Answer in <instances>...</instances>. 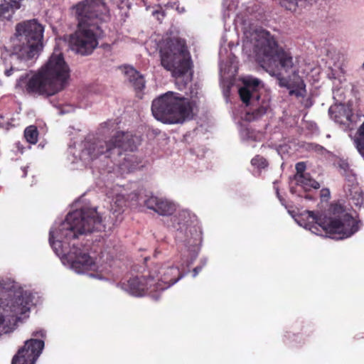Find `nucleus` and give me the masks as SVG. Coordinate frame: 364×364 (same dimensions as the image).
<instances>
[{"label": "nucleus", "mask_w": 364, "mask_h": 364, "mask_svg": "<svg viewBox=\"0 0 364 364\" xmlns=\"http://www.w3.org/2000/svg\"><path fill=\"white\" fill-rule=\"evenodd\" d=\"M32 336L33 338L26 341L23 346L18 349L12 358L11 364H35L45 346L43 338L46 337V331H33Z\"/></svg>", "instance_id": "nucleus-12"}, {"label": "nucleus", "mask_w": 364, "mask_h": 364, "mask_svg": "<svg viewBox=\"0 0 364 364\" xmlns=\"http://www.w3.org/2000/svg\"><path fill=\"white\" fill-rule=\"evenodd\" d=\"M296 185L300 186L304 190L305 192L311 191V188L318 189L320 184L316 180L313 179L310 175H306L304 178L296 181Z\"/></svg>", "instance_id": "nucleus-19"}, {"label": "nucleus", "mask_w": 364, "mask_h": 364, "mask_svg": "<svg viewBox=\"0 0 364 364\" xmlns=\"http://www.w3.org/2000/svg\"><path fill=\"white\" fill-rule=\"evenodd\" d=\"M144 204L149 209L153 210L158 214L164 216L171 215L176 210L174 203L166 198L156 196L149 197L145 200Z\"/></svg>", "instance_id": "nucleus-15"}, {"label": "nucleus", "mask_w": 364, "mask_h": 364, "mask_svg": "<svg viewBox=\"0 0 364 364\" xmlns=\"http://www.w3.org/2000/svg\"><path fill=\"white\" fill-rule=\"evenodd\" d=\"M330 196V191L327 188H323L321 191V198H328Z\"/></svg>", "instance_id": "nucleus-29"}, {"label": "nucleus", "mask_w": 364, "mask_h": 364, "mask_svg": "<svg viewBox=\"0 0 364 364\" xmlns=\"http://www.w3.org/2000/svg\"><path fill=\"white\" fill-rule=\"evenodd\" d=\"M23 0H4L0 4V21H10L15 11L21 6Z\"/></svg>", "instance_id": "nucleus-17"}, {"label": "nucleus", "mask_w": 364, "mask_h": 364, "mask_svg": "<svg viewBox=\"0 0 364 364\" xmlns=\"http://www.w3.org/2000/svg\"><path fill=\"white\" fill-rule=\"evenodd\" d=\"M12 71H13V68H11L10 70H6L5 71V74H6V75H7V76L11 75V73H12Z\"/></svg>", "instance_id": "nucleus-32"}, {"label": "nucleus", "mask_w": 364, "mask_h": 364, "mask_svg": "<svg viewBox=\"0 0 364 364\" xmlns=\"http://www.w3.org/2000/svg\"><path fill=\"white\" fill-rule=\"evenodd\" d=\"M136 146L132 134L128 132H117L108 141H97L90 144L87 150L92 159L97 158L102 154H106L110 157L112 151L117 150V154H121V150L133 151Z\"/></svg>", "instance_id": "nucleus-9"}, {"label": "nucleus", "mask_w": 364, "mask_h": 364, "mask_svg": "<svg viewBox=\"0 0 364 364\" xmlns=\"http://www.w3.org/2000/svg\"><path fill=\"white\" fill-rule=\"evenodd\" d=\"M258 38L254 46L257 61L267 70H284L298 74L294 67L293 57L289 50L279 47L275 38L267 31H262L257 34Z\"/></svg>", "instance_id": "nucleus-3"}, {"label": "nucleus", "mask_w": 364, "mask_h": 364, "mask_svg": "<svg viewBox=\"0 0 364 364\" xmlns=\"http://www.w3.org/2000/svg\"><path fill=\"white\" fill-rule=\"evenodd\" d=\"M52 237H53L52 232H50L49 240H50V245L53 247V246L55 245V242L52 241ZM56 245H58L59 246H60V241H58L56 242Z\"/></svg>", "instance_id": "nucleus-30"}, {"label": "nucleus", "mask_w": 364, "mask_h": 364, "mask_svg": "<svg viewBox=\"0 0 364 364\" xmlns=\"http://www.w3.org/2000/svg\"><path fill=\"white\" fill-rule=\"evenodd\" d=\"M161 66L178 78L190 73L193 75V61L186 41L180 38H168L160 48Z\"/></svg>", "instance_id": "nucleus-6"}, {"label": "nucleus", "mask_w": 364, "mask_h": 364, "mask_svg": "<svg viewBox=\"0 0 364 364\" xmlns=\"http://www.w3.org/2000/svg\"><path fill=\"white\" fill-rule=\"evenodd\" d=\"M150 271L154 274V289L157 294L168 289L183 277L180 269L176 266L155 264Z\"/></svg>", "instance_id": "nucleus-13"}, {"label": "nucleus", "mask_w": 364, "mask_h": 364, "mask_svg": "<svg viewBox=\"0 0 364 364\" xmlns=\"http://www.w3.org/2000/svg\"><path fill=\"white\" fill-rule=\"evenodd\" d=\"M333 212L340 215L333 218H327L322 217L321 215L315 213L314 211L307 210L306 228L315 234L324 232L329 235V237L336 240L348 237L358 231L357 222L350 214L345 213L341 205L333 206Z\"/></svg>", "instance_id": "nucleus-4"}, {"label": "nucleus", "mask_w": 364, "mask_h": 364, "mask_svg": "<svg viewBox=\"0 0 364 364\" xmlns=\"http://www.w3.org/2000/svg\"><path fill=\"white\" fill-rule=\"evenodd\" d=\"M151 112L158 121L178 124L188 117L192 107L188 99L177 92L168 91L153 100Z\"/></svg>", "instance_id": "nucleus-7"}, {"label": "nucleus", "mask_w": 364, "mask_h": 364, "mask_svg": "<svg viewBox=\"0 0 364 364\" xmlns=\"http://www.w3.org/2000/svg\"><path fill=\"white\" fill-rule=\"evenodd\" d=\"M105 227L101 216L95 208H84L70 213L59 228V237L70 240L93 231H100Z\"/></svg>", "instance_id": "nucleus-8"}, {"label": "nucleus", "mask_w": 364, "mask_h": 364, "mask_svg": "<svg viewBox=\"0 0 364 364\" xmlns=\"http://www.w3.org/2000/svg\"><path fill=\"white\" fill-rule=\"evenodd\" d=\"M70 77V68L63 54L54 50L47 63L27 80L21 76L18 85L25 84L27 93L49 97L63 90Z\"/></svg>", "instance_id": "nucleus-2"}, {"label": "nucleus", "mask_w": 364, "mask_h": 364, "mask_svg": "<svg viewBox=\"0 0 364 364\" xmlns=\"http://www.w3.org/2000/svg\"><path fill=\"white\" fill-rule=\"evenodd\" d=\"M43 26L36 19L17 23V43L14 45L11 57L27 62L38 55L43 48Z\"/></svg>", "instance_id": "nucleus-5"}, {"label": "nucleus", "mask_w": 364, "mask_h": 364, "mask_svg": "<svg viewBox=\"0 0 364 364\" xmlns=\"http://www.w3.org/2000/svg\"><path fill=\"white\" fill-rule=\"evenodd\" d=\"M24 137L31 144H36L38 141V131L36 126L31 125L24 130Z\"/></svg>", "instance_id": "nucleus-22"}, {"label": "nucleus", "mask_w": 364, "mask_h": 364, "mask_svg": "<svg viewBox=\"0 0 364 364\" xmlns=\"http://www.w3.org/2000/svg\"><path fill=\"white\" fill-rule=\"evenodd\" d=\"M251 165L254 166L255 168L258 169L259 171H261L262 169H265L269 166V162L267 160L262 156L257 154L255 156L251 159Z\"/></svg>", "instance_id": "nucleus-23"}, {"label": "nucleus", "mask_w": 364, "mask_h": 364, "mask_svg": "<svg viewBox=\"0 0 364 364\" xmlns=\"http://www.w3.org/2000/svg\"><path fill=\"white\" fill-rule=\"evenodd\" d=\"M129 80L136 90L141 91L145 87L144 77L136 70L130 69L127 72Z\"/></svg>", "instance_id": "nucleus-18"}, {"label": "nucleus", "mask_w": 364, "mask_h": 364, "mask_svg": "<svg viewBox=\"0 0 364 364\" xmlns=\"http://www.w3.org/2000/svg\"><path fill=\"white\" fill-rule=\"evenodd\" d=\"M259 85V80L257 79H245L243 80V86L239 90V95L242 102L247 106L250 105L256 106L255 109L246 114V118L249 121L260 119L270 108L269 100H262L259 102V95L257 92Z\"/></svg>", "instance_id": "nucleus-10"}, {"label": "nucleus", "mask_w": 364, "mask_h": 364, "mask_svg": "<svg viewBox=\"0 0 364 364\" xmlns=\"http://www.w3.org/2000/svg\"><path fill=\"white\" fill-rule=\"evenodd\" d=\"M271 75L275 76L276 78L279 81V85L282 87H286L287 89H291V83H290L288 78L284 77L281 73V71L274 70V69L271 70H267Z\"/></svg>", "instance_id": "nucleus-24"}, {"label": "nucleus", "mask_w": 364, "mask_h": 364, "mask_svg": "<svg viewBox=\"0 0 364 364\" xmlns=\"http://www.w3.org/2000/svg\"><path fill=\"white\" fill-rule=\"evenodd\" d=\"M338 167L342 171L341 173L342 175L348 173L351 170L348 163L343 160L339 161Z\"/></svg>", "instance_id": "nucleus-26"}, {"label": "nucleus", "mask_w": 364, "mask_h": 364, "mask_svg": "<svg viewBox=\"0 0 364 364\" xmlns=\"http://www.w3.org/2000/svg\"><path fill=\"white\" fill-rule=\"evenodd\" d=\"M303 197L307 200H315V197L309 193H305V195Z\"/></svg>", "instance_id": "nucleus-31"}, {"label": "nucleus", "mask_w": 364, "mask_h": 364, "mask_svg": "<svg viewBox=\"0 0 364 364\" xmlns=\"http://www.w3.org/2000/svg\"><path fill=\"white\" fill-rule=\"evenodd\" d=\"M165 15H166L165 11L164 10H162L161 9L153 11V16H155L156 17V18L160 21V23H161Z\"/></svg>", "instance_id": "nucleus-27"}, {"label": "nucleus", "mask_w": 364, "mask_h": 364, "mask_svg": "<svg viewBox=\"0 0 364 364\" xmlns=\"http://www.w3.org/2000/svg\"><path fill=\"white\" fill-rule=\"evenodd\" d=\"M343 176L349 182L353 183L355 181V175L353 173V170H350L348 173H346Z\"/></svg>", "instance_id": "nucleus-28"}, {"label": "nucleus", "mask_w": 364, "mask_h": 364, "mask_svg": "<svg viewBox=\"0 0 364 364\" xmlns=\"http://www.w3.org/2000/svg\"><path fill=\"white\" fill-rule=\"evenodd\" d=\"M329 113L331 117L340 124H351L357 120V116L353 113L352 105L350 104L342 105L341 107H336L335 109L331 107Z\"/></svg>", "instance_id": "nucleus-16"}, {"label": "nucleus", "mask_w": 364, "mask_h": 364, "mask_svg": "<svg viewBox=\"0 0 364 364\" xmlns=\"http://www.w3.org/2000/svg\"><path fill=\"white\" fill-rule=\"evenodd\" d=\"M196 270H197V268L194 269V272H196ZM196 273H197V272H196Z\"/></svg>", "instance_id": "nucleus-33"}, {"label": "nucleus", "mask_w": 364, "mask_h": 364, "mask_svg": "<svg viewBox=\"0 0 364 364\" xmlns=\"http://www.w3.org/2000/svg\"><path fill=\"white\" fill-rule=\"evenodd\" d=\"M155 277L150 269L144 270L141 274L130 277L128 280L121 282L119 286L122 289L135 296L149 294L158 299L159 294L154 289Z\"/></svg>", "instance_id": "nucleus-11"}, {"label": "nucleus", "mask_w": 364, "mask_h": 364, "mask_svg": "<svg viewBox=\"0 0 364 364\" xmlns=\"http://www.w3.org/2000/svg\"><path fill=\"white\" fill-rule=\"evenodd\" d=\"M298 81L296 82L295 84L291 85V87L289 90V95H295L297 97H304L306 93V85L303 81V80L297 75Z\"/></svg>", "instance_id": "nucleus-20"}, {"label": "nucleus", "mask_w": 364, "mask_h": 364, "mask_svg": "<svg viewBox=\"0 0 364 364\" xmlns=\"http://www.w3.org/2000/svg\"><path fill=\"white\" fill-rule=\"evenodd\" d=\"M87 250V249L85 247L82 249L73 243L68 253L67 257L71 267L77 273L95 269L96 267L95 260L89 255Z\"/></svg>", "instance_id": "nucleus-14"}, {"label": "nucleus", "mask_w": 364, "mask_h": 364, "mask_svg": "<svg viewBox=\"0 0 364 364\" xmlns=\"http://www.w3.org/2000/svg\"><path fill=\"white\" fill-rule=\"evenodd\" d=\"M354 144L358 151L364 158V122L357 130L354 139Z\"/></svg>", "instance_id": "nucleus-21"}, {"label": "nucleus", "mask_w": 364, "mask_h": 364, "mask_svg": "<svg viewBox=\"0 0 364 364\" xmlns=\"http://www.w3.org/2000/svg\"><path fill=\"white\" fill-rule=\"evenodd\" d=\"M77 29L70 36L73 50L82 55H90L103 35L102 25L110 20L109 9L102 0H83L73 6Z\"/></svg>", "instance_id": "nucleus-1"}, {"label": "nucleus", "mask_w": 364, "mask_h": 364, "mask_svg": "<svg viewBox=\"0 0 364 364\" xmlns=\"http://www.w3.org/2000/svg\"><path fill=\"white\" fill-rule=\"evenodd\" d=\"M296 173L294 175V180L295 181H299V180H301L304 178V176L306 175H310L309 173H305L306 170V164L304 162H299L296 164Z\"/></svg>", "instance_id": "nucleus-25"}]
</instances>
